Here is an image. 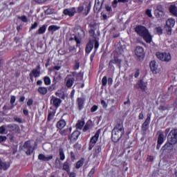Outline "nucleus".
Segmentation results:
<instances>
[{
    "mask_svg": "<svg viewBox=\"0 0 177 177\" xmlns=\"http://www.w3.org/2000/svg\"><path fill=\"white\" fill-rule=\"evenodd\" d=\"M75 8H66L63 11L64 15L65 16H69V17H73L75 15Z\"/></svg>",
    "mask_w": 177,
    "mask_h": 177,
    "instance_id": "13",
    "label": "nucleus"
},
{
    "mask_svg": "<svg viewBox=\"0 0 177 177\" xmlns=\"http://www.w3.org/2000/svg\"><path fill=\"white\" fill-rule=\"evenodd\" d=\"M169 10L173 16L177 17V7L175 5H171L169 8Z\"/></svg>",
    "mask_w": 177,
    "mask_h": 177,
    "instance_id": "21",
    "label": "nucleus"
},
{
    "mask_svg": "<svg viewBox=\"0 0 177 177\" xmlns=\"http://www.w3.org/2000/svg\"><path fill=\"white\" fill-rule=\"evenodd\" d=\"M10 167V165L4 161H0V169H3V171H6L8 168Z\"/></svg>",
    "mask_w": 177,
    "mask_h": 177,
    "instance_id": "22",
    "label": "nucleus"
},
{
    "mask_svg": "<svg viewBox=\"0 0 177 177\" xmlns=\"http://www.w3.org/2000/svg\"><path fill=\"white\" fill-rule=\"evenodd\" d=\"M18 19H19V20H21V21H23L24 23H27L28 21L27 17L24 15L21 17H19Z\"/></svg>",
    "mask_w": 177,
    "mask_h": 177,
    "instance_id": "45",
    "label": "nucleus"
},
{
    "mask_svg": "<svg viewBox=\"0 0 177 177\" xmlns=\"http://www.w3.org/2000/svg\"><path fill=\"white\" fill-rule=\"evenodd\" d=\"M73 83H74V78L68 79L66 81V86L68 88H71L73 86Z\"/></svg>",
    "mask_w": 177,
    "mask_h": 177,
    "instance_id": "33",
    "label": "nucleus"
},
{
    "mask_svg": "<svg viewBox=\"0 0 177 177\" xmlns=\"http://www.w3.org/2000/svg\"><path fill=\"white\" fill-rule=\"evenodd\" d=\"M44 84L46 85H50V78H49V77L46 76L44 77Z\"/></svg>",
    "mask_w": 177,
    "mask_h": 177,
    "instance_id": "40",
    "label": "nucleus"
},
{
    "mask_svg": "<svg viewBox=\"0 0 177 177\" xmlns=\"http://www.w3.org/2000/svg\"><path fill=\"white\" fill-rule=\"evenodd\" d=\"M15 102H16V97L15 95H12L10 101V104L13 106V104H15Z\"/></svg>",
    "mask_w": 177,
    "mask_h": 177,
    "instance_id": "50",
    "label": "nucleus"
},
{
    "mask_svg": "<svg viewBox=\"0 0 177 177\" xmlns=\"http://www.w3.org/2000/svg\"><path fill=\"white\" fill-rule=\"evenodd\" d=\"M97 139H99V131H97L95 136L91 138L88 150H91L92 149H93V147H95V145H96Z\"/></svg>",
    "mask_w": 177,
    "mask_h": 177,
    "instance_id": "12",
    "label": "nucleus"
},
{
    "mask_svg": "<svg viewBox=\"0 0 177 177\" xmlns=\"http://www.w3.org/2000/svg\"><path fill=\"white\" fill-rule=\"evenodd\" d=\"M6 125H3L1 127H0V133L1 135H3L5 133H6Z\"/></svg>",
    "mask_w": 177,
    "mask_h": 177,
    "instance_id": "37",
    "label": "nucleus"
},
{
    "mask_svg": "<svg viewBox=\"0 0 177 177\" xmlns=\"http://www.w3.org/2000/svg\"><path fill=\"white\" fill-rule=\"evenodd\" d=\"M138 88H140L141 91H146V88H147V82H144L143 80H140L138 82Z\"/></svg>",
    "mask_w": 177,
    "mask_h": 177,
    "instance_id": "20",
    "label": "nucleus"
},
{
    "mask_svg": "<svg viewBox=\"0 0 177 177\" xmlns=\"http://www.w3.org/2000/svg\"><path fill=\"white\" fill-rule=\"evenodd\" d=\"M84 125H85V121L84 119H82L81 120H79L77 123L76 124V127L77 129H82Z\"/></svg>",
    "mask_w": 177,
    "mask_h": 177,
    "instance_id": "28",
    "label": "nucleus"
},
{
    "mask_svg": "<svg viewBox=\"0 0 177 177\" xmlns=\"http://www.w3.org/2000/svg\"><path fill=\"white\" fill-rule=\"evenodd\" d=\"M15 107V105H11L10 106L5 105L3 107V111H6V110H12Z\"/></svg>",
    "mask_w": 177,
    "mask_h": 177,
    "instance_id": "44",
    "label": "nucleus"
},
{
    "mask_svg": "<svg viewBox=\"0 0 177 177\" xmlns=\"http://www.w3.org/2000/svg\"><path fill=\"white\" fill-rule=\"evenodd\" d=\"M50 103H53V106H55V107H59V106H60V104H62V100H60L59 98H56L55 97H53L50 100Z\"/></svg>",
    "mask_w": 177,
    "mask_h": 177,
    "instance_id": "19",
    "label": "nucleus"
},
{
    "mask_svg": "<svg viewBox=\"0 0 177 177\" xmlns=\"http://www.w3.org/2000/svg\"><path fill=\"white\" fill-rule=\"evenodd\" d=\"M55 165L57 168H59V169H62V162L59 159V158H57L55 160Z\"/></svg>",
    "mask_w": 177,
    "mask_h": 177,
    "instance_id": "36",
    "label": "nucleus"
},
{
    "mask_svg": "<svg viewBox=\"0 0 177 177\" xmlns=\"http://www.w3.org/2000/svg\"><path fill=\"white\" fill-rule=\"evenodd\" d=\"M174 26H175V19L170 18L167 20L165 29L167 31L168 35H171L172 34V28Z\"/></svg>",
    "mask_w": 177,
    "mask_h": 177,
    "instance_id": "4",
    "label": "nucleus"
},
{
    "mask_svg": "<svg viewBox=\"0 0 177 177\" xmlns=\"http://www.w3.org/2000/svg\"><path fill=\"white\" fill-rule=\"evenodd\" d=\"M95 174V168L91 169V171L88 174V176H92Z\"/></svg>",
    "mask_w": 177,
    "mask_h": 177,
    "instance_id": "63",
    "label": "nucleus"
},
{
    "mask_svg": "<svg viewBox=\"0 0 177 177\" xmlns=\"http://www.w3.org/2000/svg\"><path fill=\"white\" fill-rule=\"evenodd\" d=\"M46 27H48V25H43L41 27H40L38 30L36 32V34L42 35L45 34V31H46Z\"/></svg>",
    "mask_w": 177,
    "mask_h": 177,
    "instance_id": "26",
    "label": "nucleus"
},
{
    "mask_svg": "<svg viewBox=\"0 0 177 177\" xmlns=\"http://www.w3.org/2000/svg\"><path fill=\"white\" fill-rule=\"evenodd\" d=\"M111 135V140L115 143L119 142L120 139L122 138V136L125 133L124 131V125L122 124V122H120L118 123L113 129L112 130Z\"/></svg>",
    "mask_w": 177,
    "mask_h": 177,
    "instance_id": "1",
    "label": "nucleus"
},
{
    "mask_svg": "<svg viewBox=\"0 0 177 177\" xmlns=\"http://www.w3.org/2000/svg\"><path fill=\"white\" fill-rule=\"evenodd\" d=\"M24 151H25L27 156H31L34 151V148L31 145V143H30V141L25 142L24 145Z\"/></svg>",
    "mask_w": 177,
    "mask_h": 177,
    "instance_id": "7",
    "label": "nucleus"
},
{
    "mask_svg": "<svg viewBox=\"0 0 177 177\" xmlns=\"http://www.w3.org/2000/svg\"><path fill=\"white\" fill-rule=\"evenodd\" d=\"M102 84L103 86H106L107 85V77L104 76L102 80Z\"/></svg>",
    "mask_w": 177,
    "mask_h": 177,
    "instance_id": "47",
    "label": "nucleus"
},
{
    "mask_svg": "<svg viewBox=\"0 0 177 177\" xmlns=\"http://www.w3.org/2000/svg\"><path fill=\"white\" fill-rule=\"evenodd\" d=\"M103 6V3L102 4V1L95 0L93 10L95 13H99Z\"/></svg>",
    "mask_w": 177,
    "mask_h": 177,
    "instance_id": "14",
    "label": "nucleus"
},
{
    "mask_svg": "<svg viewBox=\"0 0 177 177\" xmlns=\"http://www.w3.org/2000/svg\"><path fill=\"white\" fill-rule=\"evenodd\" d=\"M33 103H34V101L32 100V99H29L27 102V106H32Z\"/></svg>",
    "mask_w": 177,
    "mask_h": 177,
    "instance_id": "55",
    "label": "nucleus"
},
{
    "mask_svg": "<svg viewBox=\"0 0 177 177\" xmlns=\"http://www.w3.org/2000/svg\"><path fill=\"white\" fill-rule=\"evenodd\" d=\"M146 15L148 16V17H152L153 15H151V10H147Z\"/></svg>",
    "mask_w": 177,
    "mask_h": 177,
    "instance_id": "54",
    "label": "nucleus"
},
{
    "mask_svg": "<svg viewBox=\"0 0 177 177\" xmlns=\"http://www.w3.org/2000/svg\"><path fill=\"white\" fill-rule=\"evenodd\" d=\"M14 120L16 122H18L19 124H23V120L20 118H17V117L15 116V117H14Z\"/></svg>",
    "mask_w": 177,
    "mask_h": 177,
    "instance_id": "48",
    "label": "nucleus"
},
{
    "mask_svg": "<svg viewBox=\"0 0 177 177\" xmlns=\"http://www.w3.org/2000/svg\"><path fill=\"white\" fill-rule=\"evenodd\" d=\"M167 142H169L172 145H176L177 143V129H174L170 131L167 136Z\"/></svg>",
    "mask_w": 177,
    "mask_h": 177,
    "instance_id": "3",
    "label": "nucleus"
},
{
    "mask_svg": "<svg viewBox=\"0 0 177 177\" xmlns=\"http://www.w3.org/2000/svg\"><path fill=\"white\" fill-rule=\"evenodd\" d=\"M92 49H93V44L90 42L86 45V53H91V50H92Z\"/></svg>",
    "mask_w": 177,
    "mask_h": 177,
    "instance_id": "31",
    "label": "nucleus"
},
{
    "mask_svg": "<svg viewBox=\"0 0 177 177\" xmlns=\"http://www.w3.org/2000/svg\"><path fill=\"white\" fill-rule=\"evenodd\" d=\"M156 10L160 13H164V7L162 5H158L156 7Z\"/></svg>",
    "mask_w": 177,
    "mask_h": 177,
    "instance_id": "41",
    "label": "nucleus"
},
{
    "mask_svg": "<svg viewBox=\"0 0 177 177\" xmlns=\"http://www.w3.org/2000/svg\"><path fill=\"white\" fill-rule=\"evenodd\" d=\"M50 147H52V145H50V143H46L43 145L44 150H50Z\"/></svg>",
    "mask_w": 177,
    "mask_h": 177,
    "instance_id": "38",
    "label": "nucleus"
},
{
    "mask_svg": "<svg viewBox=\"0 0 177 177\" xmlns=\"http://www.w3.org/2000/svg\"><path fill=\"white\" fill-rule=\"evenodd\" d=\"M135 55L140 60L145 59V50L142 46H137L135 50Z\"/></svg>",
    "mask_w": 177,
    "mask_h": 177,
    "instance_id": "9",
    "label": "nucleus"
},
{
    "mask_svg": "<svg viewBox=\"0 0 177 177\" xmlns=\"http://www.w3.org/2000/svg\"><path fill=\"white\" fill-rule=\"evenodd\" d=\"M90 127H91V125H89V124L86 123L83 129V132H86V131H88Z\"/></svg>",
    "mask_w": 177,
    "mask_h": 177,
    "instance_id": "52",
    "label": "nucleus"
},
{
    "mask_svg": "<svg viewBox=\"0 0 177 177\" xmlns=\"http://www.w3.org/2000/svg\"><path fill=\"white\" fill-rule=\"evenodd\" d=\"M162 143H164V134L160 133L158 137V144L156 147L157 150H160V148L161 147V145H162Z\"/></svg>",
    "mask_w": 177,
    "mask_h": 177,
    "instance_id": "17",
    "label": "nucleus"
},
{
    "mask_svg": "<svg viewBox=\"0 0 177 177\" xmlns=\"http://www.w3.org/2000/svg\"><path fill=\"white\" fill-rule=\"evenodd\" d=\"M53 158V156H46L44 154L40 153L38 156V159L40 161H50Z\"/></svg>",
    "mask_w": 177,
    "mask_h": 177,
    "instance_id": "15",
    "label": "nucleus"
},
{
    "mask_svg": "<svg viewBox=\"0 0 177 177\" xmlns=\"http://www.w3.org/2000/svg\"><path fill=\"white\" fill-rule=\"evenodd\" d=\"M92 2L89 1L88 5L86 7V10H87V12L86 15H88V13H89L91 8H92Z\"/></svg>",
    "mask_w": 177,
    "mask_h": 177,
    "instance_id": "46",
    "label": "nucleus"
},
{
    "mask_svg": "<svg viewBox=\"0 0 177 177\" xmlns=\"http://www.w3.org/2000/svg\"><path fill=\"white\" fill-rule=\"evenodd\" d=\"M155 34H158V35H162V28L161 27H156L154 28Z\"/></svg>",
    "mask_w": 177,
    "mask_h": 177,
    "instance_id": "34",
    "label": "nucleus"
},
{
    "mask_svg": "<svg viewBox=\"0 0 177 177\" xmlns=\"http://www.w3.org/2000/svg\"><path fill=\"white\" fill-rule=\"evenodd\" d=\"M75 66H73L74 70H78L80 68V60L76 59Z\"/></svg>",
    "mask_w": 177,
    "mask_h": 177,
    "instance_id": "42",
    "label": "nucleus"
},
{
    "mask_svg": "<svg viewBox=\"0 0 177 177\" xmlns=\"http://www.w3.org/2000/svg\"><path fill=\"white\" fill-rule=\"evenodd\" d=\"M68 129L66 130H60V133L61 135H67V132H68Z\"/></svg>",
    "mask_w": 177,
    "mask_h": 177,
    "instance_id": "58",
    "label": "nucleus"
},
{
    "mask_svg": "<svg viewBox=\"0 0 177 177\" xmlns=\"http://www.w3.org/2000/svg\"><path fill=\"white\" fill-rule=\"evenodd\" d=\"M174 145L170 142H167L161 149L162 153H171L174 150Z\"/></svg>",
    "mask_w": 177,
    "mask_h": 177,
    "instance_id": "10",
    "label": "nucleus"
},
{
    "mask_svg": "<svg viewBox=\"0 0 177 177\" xmlns=\"http://www.w3.org/2000/svg\"><path fill=\"white\" fill-rule=\"evenodd\" d=\"M59 151L60 160H62V161H63L64 160V158H66V156H64V152L63 151V148H60L59 149Z\"/></svg>",
    "mask_w": 177,
    "mask_h": 177,
    "instance_id": "35",
    "label": "nucleus"
},
{
    "mask_svg": "<svg viewBox=\"0 0 177 177\" xmlns=\"http://www.w3.org/2000/svg\"><path fill=\"white\" fill-rule=\"evenodd\" d=\"M96 110H97V106H96V105H93L91 109V113H95V111H96Z\"/></svg>",
    "mask_w": 177,
    "mask_h": 177,
    "instance_id": "56",
    "label": "nucleus"
},
{
    "mask_svg": "<svg viewBox=\"0 0 177 177\" xmlns=\"http://www.w3.org/2000/svg\"><path fill=\"white\" fill-rule=\"evenodd\" d=\"M94 42H95L94 48L95 49H97V48H99V42L96 41V39L94 40Z\"/></svg>",
    "mask_w": 177,
    "mask_h": 177,
    "instance_id": "59",
    "label": "nucleus"
},
{
    "mask_svg": "<svg viewBox=\"0 0 177 177\" xmlns=\"http://www.w3.org/2000/svg\"><path fill=\"white\" fill-rule=\"evenodd\" d=\"M113 64H117L118 67H121V59L115 57L113 59L109 62L110 67H113Z\"/></svg>",
    "mask_w": 177,
    "mask_h": 177,
    "instance_id": "18",
    "label": "nucleus"
},
{
    "mask_svg": "<svg viewBox=\"0 0 177 177\" xmlns=\"http://www.w3.org/2000/svg\"><path fill=\"white\" fill-rule=\"evenodd\" d=\"M9 132H14L15 133H20V127L17 124H10L6 125Z\"/></svg>",
    "mask_w": 177,
    "mask_h": 177,
    "instance_id": "11",
    "label": "nucleus"
},
{
    "mask_svg": "<svg viewBox=\"0 0 177 177\" xmlns=\"http://www.w3.org/2000/svg\"><path fill=\"white\" fill-rule=\"evenodd\" d=\"M38 92L40 95H46L48 93V88L46 87H39Z\"/></svg>",
    "mask_w": 177,
    "mask_h": 177,
    "instance_id": "29",
    "label": "nucleus"
},
{
    "mask_svg": "<svg viewBox=\"0 0 177 177\" xmlns=\"http://www.w3.org/2000/svg\"><path fill=\"white\" fill-rule=\"evenodd\" d=\"M74 148L77 149V150H80V149H81V145L77 143L74 145Z\"/></svg>",
    "mask_w": 177,
    "mask_h": 177,
    "instance_id": "60",
    "label": "nucleus"
},
{
    "mask_svg": "<svg viewBox=\"0 0 177 177\" xmlns=\"http://www.w3.org/2000/svg\"><path fill=\"white\" fill-rule=\"evenodd\" d=\"M76 44H77V46H78V45L80 44H81V41L80 40V39L77 37V36H75V38H74Z\"/></svg>",
    "mask_w": 177,
    "mask_h": 177,
    "instance_id": "57",
    "label": "nucleus"
},
{
    "mask_svg": "<svg viewBox=\"0 0 177 177\" xmlns=\"http://www.w3.org/2000/svg\"><path fill=\"white\" fill-rule=\"evenodd\" d=\"M150 68L152 72L157 73V64H156V61H151L149 64Z\"/></svg>",
    "mask_w": 177,
    "mask_h": 177,
    "instance_id": "24",
    "label": "nucleus"
},
{
    "mask_svg": "<svg viewBox=\"0 0 177 177\" xmlns=\"http://www.w3.org/2000/svg\"><path fill=\"white\" fill-rule=\"evenodd\" d=\"M82 165H84V160H79L77 163H76V168L77 169L81 168V167H82Z\"/></svg>",
    "mask_w": 177,
    "mask_h": 177,
    "instance_id": "39",
    "label": "nucleus"
},
{
    "mask_svg": "<svg viewBox=\"0 0 177 177\" xmlns=\"http://www.w3.org/2000/svg\"><path fill=\"white\" fill-rule=\"evenodd\" d=\"M41 75V66L37 65V68L33 69L29 74L30 80L34 81L33 77L37 78Z\"/></svg>",
    "mask_w": 177,
    "mask_h": 177,
    "instance_id": "5",
    "label": "nucleus"
},
{
    "mask_svg": "<svg viewBox=\"0 0 177 177\" xmlns=\"http://www.w3.org/2000/svg\"><path fill=\"white\" fill-rule=\"evenodd\" d=\"M80 132L79 131H75L71 136H68V140L71 142H74V140H77L78 139V136L80 135Z\"/></svg>",
    "mask_w": 177,
    "mask_h": 177,
    "instance_id": "16",
    "label": "nucleus"
},
{
    "mask_svg": "<svg viewBox=\"0 0 177 177\" xmlns=\"http://www.w3.org/2000/svg\"><path fill=\"white\" fill-rule=\"evenodd\" d=\"M136 32L138 33V35H140V37H142L145 41L148 44L151 42V35H150V33H149V30H147L146 27L142 26H137L136 28Z\"/></svg>",
    "mask_w": 177,
    "mask_h": 177,
    "instance_id": "2",
    "label": "nucleus"
},
{
    "mask_svg": "<svg viewBox=\"0 0 177 177\" xmlns=\"http://www.w3.org/2000/svg\"><path fill=\"white\" fill-rule=\"evenodd\" d=\"M54 116H55L54 113H49L48 116V121H51V120H53Z\"/></svg>",
    "mask_w": 177,
    "mask_h": 177,
    "instance_id": "49",
    "label": "nucleus"
},
{
    "mask_svg": "<svg viewBox=\"0 0 177 177\" xmlns=\"http://www.w3.org/2000/svg\"><path fill=\"white\" fill-rule=\"evenodd\" d=\"M57 30H60V27L56 25H51L48 27V31H51L52 32H55Z\"/></svg>",
    "mask_w": 177,
    "mask_h": 177,
    "instance_id": "30",
    "label": "nucleus"
},
{
    "mask_svg": "<svg viewBox=\"0 0 177 177\" xmlns=\"http://www.w3.org/2000/svg\"><path fill=\"white\" fill-rule=\"evenodd\" d=\"M115 50L117 52V53H118L119 55H122L124 50L122 48V45L118 44L115 45Z\"/></svg>",
    "mask_w": 177,
    "mask_h": 177,
    "instance_id": "27",
    "label": "nucleus"
},
{
    "mask_svg": "<svg viewBox=\"0 0 177 177\" xmlns=\"http://www.w3.org/2000/svg\"><path fill=\"white\" fill-rule=\"evenodd\" d=\"M71 160H73V161L75 160V154H74V152L73 151L71 152Z\"/></svg>",
    "mask_w": 177,
    "mask_h": 177,
    "instance_id": "62",
    "label": "nucleus"
},
{
    "mask_svg": "<svg viewBox=\"0 0 177 177\" xmlns=\"http://www.w3.org/2000/svg\"><path fill=\"white\" fill-rule=\"evenodd\" d=\"M100 151H102V146L100 145L96 146L95 148L94 156H98Z\"/></svg>",
    "mask_w": 177,
    "mask_h": 177,
    "instance_id": "32",
    "label": "nucleus"
},
{
    "mask_svg": "<svg viewBox=\"0 0 177 177\" xmlns=\"http://www.w3.org/2000/svg\"><path fill=\"white\" fill-rule=\"evenodd\" d=\"M151 118V115H147L145 121L142 124L141 130L142 132V135H146V132H147V129H149V124H150Z\"/></svg>",
    "mask_w": 177,
    "mask_h": 177,
    "instance_id": "6",
    "label": "nucleus"
},
{
    "mask_svg": "<svg viewBox=\"0 0 177 177\" xmlns=\"http://www.w3.org/2000/svg\"><path fill=\"white\" fill-rule=\"evenodd\" d=\"M156 57L159 60H162V62H169L171 60V55L167 53H157Z\"/></svg>",
    "mask_w": 177,
    "mask_h": 177,
    "instance_id": "8",
    "label": "nucleus"
},
{
    "mask_svg": "<svg viewBox=\"0 0 177 177\" xmlns=\"http://www.w3.org/2000/svg\"><path fill=\"white\" fill-rule=\"evenodd\" d=\"M64 127H66V121H64V120H60L57 122V128H58V129H63Z\"/></svg>",
    "mask_w": 177,
    "mask_h": 177,
    "instance_id": "25",
    "label": "nucleus"
},
{
    "mask_svg": "<svg viewBox=\"0 0 177 177\" xmlns=\"http://www.w3.org/2000/svg\"><path fill=\"white\" fill-rule=\"evenodd\" d=\"M82 10H84V6H80V7H78V8H77V12H78L79 13H81V12H82Z\"/></svg>",
    "mask_w": 177,
    "mask_h": 177,
    "instance_id": "64",
    "label": "nucleus"
},
{
    "mask_svg": "<svg viewBox=\"0 0 177 177\" xmlns=\"http://www.w3.org/2000/svg\"><path fill=\"white\" fill-rule=\"evenodd\" d=\"M89 34H90L91 37H93V35H95V29L90 30Z\"/></svg>",
    "mask_w": 177,
    "mask_h": 177,
    "instance_id": "61",
    "label": "nucleus"
},
{
    "mask_svg": "<svg viewBox=\"0 0 177 177\" xmlns=\"http://www.w3.org/2000/svg\"><path fill=\"white\" fill-rule=\"evenodd\" d=\"M8 138L5 136H0V143H2V142H5Z\"/></svg>",
    "mask_w": 177,
    "mask_h": 177,
    "instance_id": "53",
    "label": "nucleus"
},
{
    "mask_svg": "<svg viewBox=\"0 0 177 177\" xmlns=\"http://www.w3.org/2000/svg\"><path fill=\"white\" fill-rule=\"evenodd\" d=\"M85 102V100L83 98H77V103L78 104V109L79 110H82L84 109V103Z\"/></svg>",
    "mask_w": 177,
    "mask_h": 177,
    "instance_id": "23",
    "label": "nucleus"
},
{
    "mask_svg": "<svg viewBox=\"0 0 177 177\" xmlns=\"http://www.w3.org/2000/svg\"><path fill=\"white\" fill-rule=\"evenodd\" d=\"M37 27H38V23L35 22L34 24H32L31 26V27L30 28V31H31V30H34V29L37 28Z\"/></svg>",
    "mask_w": 177,
    "mask_h": 177,
    "instance_id": "51",
    "label": "nucleus"
},
{
    "mask_svg": "<svg viewBox=\"0 0 177 177\" xmlns=\"http://www.w3.org/2000/svg\"><path fill=\"white\" fill-rule=\"evenodd\" d=\"M70 166H68V162H65L63 165L64 171H68Z\"/></svg>",
    "mask_w": 177,
    "mask_h": 177,
    "instance_id": "43",
    "label": "nucleus"
}]
</instances>
